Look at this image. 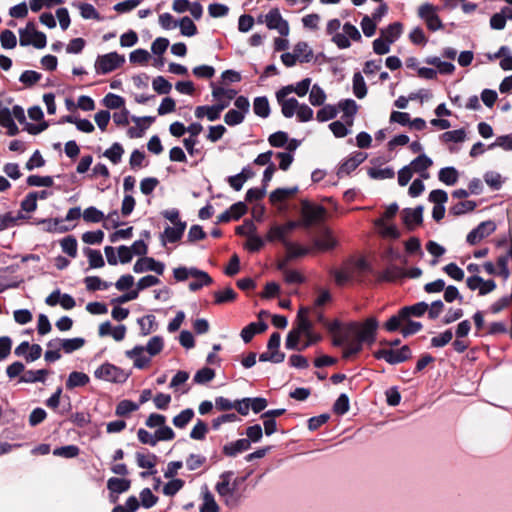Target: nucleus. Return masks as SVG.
<instances>
[{
	"label": "nucleus",
	"mask_w": 512,
	"mask_h": 512,
	"mask_svg": "<svg viewBox=\"0 0 512 512\" xmlns=\"http://www.w3.org/2000/svg\"><path fill=\"white\" fill-rule=\"evenodd\" d=\"M253 111L257 116L267 118L270 115V105L267 97H256L253 101Z\"/></svg>",
	"instance_id": "nucleus-38"
},
{
	"label": "nucleus",
	"mask_w": 512,
	"mask_h": 512,
	"mask_svg": "<svg viewBox=\"0 0 512 512\" xmlns=\"http://www.w3.org/2000/svg\"><path fill=\"white\" fill-rule=\"evenodd\" d=\"M438 178L442 183L452 186L458 181L459 174L455 167L448 166L440 169Z\"/></svg>",
	"instance_id": "nucleus-36"
},
{
	"label": "nucleus",
	"mask_w": 512,
	"mask_h": 512,
	"mask_svg": "<svg viewBox=\"0 0 512 512\" xmlns=\"http://www.w3.org/2000/svg\"><path fill=\"white\" fill-rule=\"evenodd\" d=\"M309 312L310 308L308 307L301 306L299 308L296 326L290 330L286 337L285 346L287 349L298 348V342L301 337L314 332L313 324L308 317Z\"/></svg>",
	"instance_id": "nucleus-3"
},
{
	"label": "nucleus",
	"mask_w": 512,
	"mask_h": 512,
	"mask_svg": "<svg viewBox=\"0 0 512 512\" xmlns=\"http://www.w3.org/2000/svg\"><path fill=\"white\" fill-rule=\"evenodd\" d=\"M467 287L472 290H478L479 295L483 296L490 292H492L496 288V283L494 280H484L482 277L478 275L470 276L466 279Z\"/></svg>",
	"instance_id": "nucleus-15"
},
{
	"label": "nucleus",
	"mask_w": 512,
	"mask_h": 512,
	"mask_svg": "<svg viewBox=\"0 0 512 512\" xmlns=\"http://www.w3.org/2000/svg\"><path fill=\"white\" fill-rule=\"evenodd\" d=\"M233 476L232 471H225L219 476V481L215 485V490L218 495L222 498L223 503L228 508H235L240 503V497L236 495V488L238 481L235 480L233 483L230 482Z\"/></svg>",
	"instance_id": "nucleus-4"
},
{
	"label": "nucleus",
	"mask_w": 512,
	"mask_h": 512,
	"mask_svg": "<svg viewBox=\"0 0 512 512\" xmlns=\"http://www.w3.org/2000/svg\"><path fill=\"white\" fill-rule=\"evenodd\" d=\"M223 111V105L198 106L195 109V116L198 119L206 117L209 121H216L220 118Z\"/></svg>",
	"instance_id": "nucleus-26"
},
{
	"label": "nucleus",
	"mask_w": 512,
	"mask_h": 512,
	"mask_svg": "<svg viewBox=\"0 0 512 512\" xmlns=\"http://www.w3.org/2000/svg\"><path fill=\"white\" fill-rule=\"evenodd\" d=\"M365 158V155L361 152L354 154L341 164L337 174L342 176L351 173L365 160Z\"/></svg>",
	"instance_id": "nucleus-28"
},
{
	"label": "nucleus",
	"mask_w": 512,
	"mask_h": 512,
	"mask_svg": "<svg viewBox=\"0 0 512 512\" xmlns=\"http://www.w3.org/2000/svg\"><path fill=\"white\" fill-rule=\"evenodd\" d=\"M123 153V147L119 143H114L104 152V156L107 157L112 163L118 164L121 161Z\"/></svg>",
	"instance_id": "nucleus-61"
},
{
	"label": "nucleus",
	"mask_w": 512,
	"mask_h": 512,
	"mask_svg": "<svg viewBox=\"0 0 512 512\" xmlns=\"http://www.w3.org/2000/svg\"><path fill=\"white\" fill-rule=\"evenodd\" d=\"M297 191H298L297 186H294L291 188H278L270 194V200L273 203L281 202V201L287 199L288 197H290L291 195L297 193Z\"/></svg>",
	"instance_id": "nucleus-52"
},
{
	"label": "nucleus",
	"mask_w": 512,
	"mask_h": 512,
	"mask_svg": "<svg viewBox=\"0 0 512 512\" xmlns=\"http://www.w3.org/2000/svg\"><path fill=\"white\" fill-rule=\"evenodd\" d=\"M400 24L393 23L390 24L387 28L381 30V37L385 39L388 43H394L398 37L400 36Z\"/></svg>",
	"instance_id": "nucleus-47"
},
{
	"label": "nucleus",
	"mask_w": 512,
	"mask_h": 512,
	"mask_svg": "<svg viewBox=\"0 0 512 512\" xmlns=\"http://www.w3.org/2000/svg\"><path fill=\"white\" fill-rule=\"evenodd\" d=\"M377 327L378 321L373 317L368 318L363 324H351L350 333L352 334L343 350V357L348 359L358 354L364 343H373Z\"/></svg>",
	"instance_id": "nucleus-1"
},
{
	"label": "nucleus",
	"mask_w": 512,
	"mask_h": 512,
	"mask_svg": "<svg viewBox=\"0 0 512 512\" xmlns=\"http://www.w3.org/2000/svg\"><path fill=\"white\" fill-rule=\"evenodd\" d=\"M338 106L343 111L342 119L348 126H352L358 109L356 102L353 99H346L339 102Z\"/></svg>",
	"instance_id": "nucleus-29"
},
{
	"label": "nucleus",
	"mask_w": 512,
	"mask_h": 512,
	"mask_svg": "<svg viewBox=\"0 0 512 512\" xmlns=\"http://www.w3.org/2000/svg\"><path fill=\"white\" fill-rule=\"evenodd\" d=\"M89 376L83 372L73 371L69 374L66 387L67 389H74L76 387L85 386L89 382Z\"/></svg>",
	"instance_id": "nucleus-34"
},
{
	"label": "nucleus",
	"mask_w": 512,
	"mask_h": 512,
	"mask_svg": "<svg viewBox=\"0 0 512 512\" xmlns=\"http://www.w3.org/2000/svg\"><path fill=\"white\" fill-rule=\"evenodd\" d=\"M314 248L320 251H328L337 246V240L333 236L332 232L328 229H325L320 237L314 239L313 241Z\"/></svg>",
	"instance_id": "nucleus-24"
},
{
	"label": "nucleus",
	"mask_w": 512,
	"mask_h": 512,
	"mask_svg": "<svg viewBox=\"0 0 512 512\" xmlns=\"http://www.w3.org/2000/svg\"><path fill=\"white\" fill-rule=\"evenodd\" d=\"M416 304L403 307L397 314L391 316L383 328L387 332L400 331L403 336L416 332Z\"/></svg>",
	"instance_id": "nucleus-2"
},
{
	"label": "nucleus",
	"mask_w": 512,
	"mask_h": 512,
	"mask_svg": "<svg viewBox=\"0 0 512 512\" xmlns=\"http://www.w3.org/2000/svg\"><path fill=\"white\" fill-rule=\"evenodd\" d=\"M86 288L90 291L106 290L111 283L101 280L98 276H88L84 279Z\"/></svg>",
	"instance_id": "nucleus-48"
},
{
	"label": "nucleus",
	"mask_w": 512,
	"mask_h": 512,
	"mask_svg": "<svg viewBox=\"0 0 512 512\" xmlns=\"http://www.w3.org/2000/svg\"><path fill=\"white\" fill-rule=\"evenodd\" d=\"M403 277L416 278V268L404 271L401 268L389 267L380 276L383 281H397Z\"/></svg>",
	"instance_id": "nucleus-22"
},
{
	"label": "nucleus",
	"mask_w": 512,
	"mask_h": 512,
	"mask_svg": "<svg viewBox=\"0 0 512 512\" xmlns=\"http://www.w3.org/2000/svg\"><path fill=\"white\" fill-rule=\"evenodd\" d=\"M181 33L184 36H194L197 33V27L194 22L187 16L183 17L179 22Z\"/></svg>",
	"instance_id": "nucleus-63"
},
{
	"label": "nucleus",
	"mask_w": 512,
	"mask_h": 512,
	"mask_svg": "<svg viewBox=\"0 0 512 512\" xmlns=\"http://www.w3.org/2000/svg\"><path fill=\"white\" fill-rule=\"evenodd\" d=\"M338 110L333 105H323L316 113V119L319 122H326L334 119L337 116Z\"/></svg>",
	"instance_id": "nucleus-49"
},
{
	"label": "nucleus",
	"mask_w": 512,
	"mask_h": 512,
	"mask_svg": "<svg viewBox=\"0 0 512 512\" xmlns=\"http://www.w3.org/2000/svg\"><path fill=\"white\" fill-rule=\"evenodd\" d=\"M48 375V371L45 369L40 370H28L25 371L21 377L20 382L24 383H35V382H45V378Z\"/></svg>",
	"instance_id": "nucleus-37"
},
{
	"label": "nucleus",
	"mask_w": 512,
	"mask_h": 512,
	"mask_svg": "<svg viewBox=\"0 0 512 512\" xmlns=\"http://www.w3.org/2000/svg\"><path fill=\"white\" fill-rule=\"evenodd\" d=\"M245 172H250V169L243 168L239 174L230 176L228 178V183L234 190H241L244 183L250 178V175H245Z\"/></svg>",
	"instance_id": "nucleus-56"
},
{
	"label": "nucleus",
	"mask_w": 512,
	"mask_h": 512,
	"mask_svg": "<svg viewBox=\"0 0 512 512\" xmlns=\"http://www.w3.org/2000/svg\"><path fill=\"white\" fill-rule=\"evenodd\" d=\"M220 508L215 501L214 495L205 486L202 489V504L200 506V512H219Z\"/></svg>",
	"instance_id": "nucleus-30"
},
{
	"label": "nucleus",
	"mask_w": 512,
	"mask_h": 512,
	"mask_svg": "<svg viewBox=\"0 0 512 512\" xmlns=\"http://www.w3.org/2000/svg\"><path fill=\"white\" fill-rule=\"evenodd\" d=\"M281 96L280 90H278L276 92V99L278 104L281 106V112L285 118H292L299 107V102L294 97L288 98V95H283V97Z\"/></svg>",
	"instance_id": "nucleus-21"
},
{
	"label": "nucleus",
	"mask_w": 512,
	"mask_h": 512,
	"mask_svg": "<svg viewBox=\"0 0 512 512\" xmlns=\"http://www.w3.org/2000/svg\"><path fill=\"white\" fill-rule=\"evenodd\" d=\"M402 224L408 229L413 230L416 227V209L405 208L401 211Z\"/></svg>",
	"instance_id": "nucleus-57"
},
{
	"label": "nucleus",
	"mask_w": 512,
	"mask_h": 512,
	"mask_svg": "<svg viewBox=\"0 0 512 512\" xmlns=\"http://www.w3.org/2000/svg\"><path fill=\"white\" fill-rule=\"evenodd\" d=\"M213 296L216 304H223L234 301L237 293L231 287H226L222 291H215Z\"/></svg>",
	"instance_id": "nucleus-51"
},
{
	"label": "nucleus",
	"mask_w": 512,
	"mask_h": 512,
	"mask_svg": "<svg viewBox=\"0 0 512 512\" xmlns=\"http://www.w3.org/2000/svg\"><path fill=\"white\" fill-rule=\"evenodd\" d=\"M173 274L177 281H184L195 274L201 275V270L195 267H178L173 270Z\"/></svg>",
	"instance_id": "nucleus-60"
},
{
	"label": "nucleus",
	"mask_w": 512,
	"mask_h": 512,
	"mask_svg": "<svg viewBox=\"0 0 512 512\" xmlns=\"http://www.w3.org/2000/svg\"><path fill=\"white\" fill-rule=\"evenodd\" d=\"M88 257L89 265L91 268H101L105 265L103 256L100 251L87 248L84 250Z\"/></svg>",
	"instance_id": "nucleus-59"
},
{
	"label": "nucleus",
	"mask_w": 512,
	"mask_h": 512,
	"mask_svg": "<svg viewBox=\"0 0 512 512\" xmlns=\"http://www.w3.org/2000/svg\"><path fill=\"white\" fill-rule=\"evenodd\" d=\"M154 117H151V116H144V117H137V116H133L132 117V120L133 122L138 126L140 127V131H137L136 128L134 127H131L129 130H128V135L131 137V138H138V137H141L142 136V132L154 121Z\"/></svg>",
	"instance_id": "nucleus-32"
},
{
	"label": "nucleus",
	"mask_w": 512,
	"mask_h": 512,
	"mask_svg": "<svg viewBox=\"0 0 512 512\" xmlns=\"http://www.w3.org/2000/svg\"><path fill=\"white\" fill-rule=\"evenodd\" d=\"M237 92L234 89H226L223 87H213L212 96L216 100V105H223V110L230 105L232 99L235 98Z\"/></svg>",
	"instance_id": "nucleus-23"
},
{
	"label": "nucleus",
	"mask_w": 512,
	"mask_h": 512,
	"mask_svg": "<svg viewBox=\"0 0 512 512\" xmlns=\"http://www.w3.org/2000/svg\"><path fill=\"white\" fill-rule=\"evenodd\" d=\"M250 448V441L248 439H238L234 442L227 443L223 446V453L229 457H235Z\"/></svg>",
	"instance_id": "nucleus-27"
},
{
	"label": "nucleus",
	"mask_w": 512,
	"mask_h": 512,
	"mask_svg": "<svg viewBox=\"0 0 512 512\" xmlns=\"http://www.w3.org/2000/svg\"><path fill=\"white\" fill-rule=\"evenodd\" d=\"M194 417V411L191 408L184 409L173 418V424L176 428L183 429Z\"/></svg>",
	"instance_id": "nucleus-50"
},
{
	"label": "nucleus",
	"mask_w": 512,
	"mask_h": 512,
	"mask_svg": "<svg viewBox=\"0 0 512 512\" xmlns=\"http://www.w3.org/2000/svg\"><path fill=\"white\" fill-rule=\"evenodd\" d=\"M311 79L305 78L296 84H290L280 89V94L289 95L291 93L297 94L299 97H304L310 90Z\"/></svg>",
	"instance_id": "nucleus-25"
},
{
	"label": "nucleus",
	"mask_w": 512,
	"mask_h": 512,
	"mask_svg": "<svg viewBox=\"0 0 512 512\" xmlns=\"http://www.w3.org/2000/svg\"><path fill=\"white\" fill-rule=\"evenodd\" d=\"M302 215L304 218V225L308 227L320 221L324 217L325 209L322 206H314L305 202L302 207Z\"/></svg>",
	"instance_id": "nucleus-19"
},
{
	"label": "nucleus",
	"mask_w": 512,
	"mask_h": 512,
	"mask_svg": "<svg viewBox=\"0 0 512 512\" xmlns=\"http://www.w3.org/2000/svg\"><path fill=\"white\" fill-rule=\"evenodd\" d=\"M466 138V131L464 129H457L452 131H446L441 135V140L443 142H453V143H461L464 142Z\"/></svg>",
	"instance_id": "nucleus-53"
},
{
	"label": "nucleus",
	"mask_w": 512,
	"mask_h": 512,
	"mask_svg": "<svg viewBox=\"0 0 512 512\" xmlns=\"http://www.w3.org/2000/svg\"><path fill=\"white\" fill-rule=\"evenodd\" d=\"M496 230V224L492 220L481 222L477 227L472 229L466 238L470 245H475L482 239L490 236Z\"/></svg>",
	"instance_id": "nucleus-11"
},
{
	"label": "nucleus",
	"mask_w": 512,
	"mask_h": 512,
	"mask_svg": "<svg viewBox=\"0 0 512 512\" xmlns=\"http://www.w3.org/2000/svg\"><path fill=\"white\" fill-rule=\"evenodd\" d=\"M163 347L164 342L161 336L151 337L146 346H144L145 351L149 354L150 357L158 355L162 351Z\"/></svg>",
	"instance_id": "nucleus-45"
},
{
	"label": "nucleus",
	"mask_w": 512,
	"mask_h": 512,
	"mask_svg": "<svg viewBox=\"0 0 512 512\" xmlns=\"http://www.w3.org/2000/svg\"><path fill=\"white\" fill-rule=\"evenodd\" d=\"M495 147H501L506 151H512V134L499 136L493 143L488 146V149H494Z\"/></svg>",
	"instance_id": "nucleus-64"
},
{
	"label": "nucleus",
	"mask_w": 512,
	"mask_h": 512,
	"mask_svg": "<svg viewBox=\"0 0 512 512\" xmlns=\"http://www.w3.org/2000/svg\"><path fill=\"white\" fill-rule=\"evenodd\" d=\"M410 353V349L407 346H403L400 349H383L377 354V357L385 360L389 364L395 365L406 361Z\"/></svg>",
	"instance_id": "nucleus-14"
},
{
	"label": "nucleus",
	"mask_w": 512,
	"mask_h": 512,
	"mask_svg": "<svg viewBox=\"0 0 512 512\" xmlns=\"http://www.w3.org/2000/svg\"><path fill=\"white\" fill-rule=\"evenodd\" d=\"M82 216L83 219L88 223H98L104 219L103 212L93 206L86 208Z\"/></svg>",
	"instance_id": "nucleus-62"
},
{
	"label": "nucleus",
	"mask_w": 512,
	"mask_h": 512,
	"mask_svg": "<svg viewBox=\"0 0 512 512\" xmlns=\"http://www.w3.org/2000/svg\"><path fill=\"white\" fill-rule=\"evenodd\" d=\"M444 309V303L437 300L431 303L430 307L425 302H418V316L428 310V315L431 319H436Z\"/></svg>",
	"instance_id": "nucleus-31"
},
{
	"label": "nucleus",
	"mask_w": 512,
	"mask_h": 512,
	"mask_svg": "<svg viewBox=\"0 0 512 512\" xmlns=\"http://www.w3.org/2000/svg\"><path fill=\"white\" fill-rule=\"evenodd\" d=\"M125 62L123 55H119L117 52H110L101 56H98L95 62V70L97 74H108Z\"/></svg>",
	"instance_id": "nucleus-9"
},
{
	"label": "nucleus",
	"mask_w": 512,
	"mask_h": 512,
	"mask_svg": "<svg viewBox=\"0 0 512 512\" xmlns=\"http://www.w3.org/2000/svg\"><path fill=\"white\" fill-rule=\"evenodd\" d=\"M141 334L146 336L156 330V319L154 315H146L138 319Z\"/></svg>",
	"instance_id": "nucleus-46"
},
{
	"label": "nucleus",
	"mask_w": 512,
	"mask_h": 512,
	"mask_svg": "<svg viewBox=\"0 0 512 512\" xmlns=\"http://www.w3.org/2000/svg\"><path fill=\"white\" fill-rule=\"evenodd\" d=\"M368 175L372 179L384 180V179H392L395 176V172L391 167L385 168H370L368 171Z\"/></svg>",
	"instance_id": "nucleus-55"
},
{
	"label": "nucleus",
	"mask_w": 512,
	"mask_h": 512,
	"mask_svg": "<svg viewBox=\"0 0 512 512\" xmlns=\"http://www.w3.org/2000/svg\"><path fill=\"white\" fill-rule=\"evenodd\" d=\"M476 206L477 204L473 200L459 201L450 207L449 213L455 216L463 215L465 213L473 211L476 208Z\"/></svg>",
	"instance_id": "nucleus-39"
},
{
	"label": "nucleus",
	"mask_w": 512,
	"mask_h": 512,
	"mask_svg": "<svg viewBox=\"0 0 512 512\" xmlns=\"http://www.w3.org/2000/svg\"><path fill=\"white\" fill-rule=\"evenodd\" d=\"M19 36L21 46L33 45L38 49H42L46 46V35L37 31L33 23H28L24 29H21Z\"/></svg>",
	"instance_id": "nucleus-8"
},
{
	"label": "nucleus",
	"mask_w": 512,
	"mask_h": 512,
	"mask_svg": "<svg viewBox=\"0 0 512 512\" xmlns=\"http://www.w3.org/2000/svg\"><path fill=\"white\" fill-rule=\"evenodd\" d=\"M131 481L125 478L112 477L107 481V488L111 493L121 494L129 490Z\"/></svg>",
	"instance_id": "nucleus-33"
},
{
	"label": "nucleus",
	"mask_w": 512,
	"mask_h": 512,
	"mask_svg": "<svg viewBox=\"0 0 512 512\" xmlns=\"http://www.w3.org/2000/svg\"><path fill=\"white\" fill-rule=\"evenodd\" d=\"M85 344V339L81 337L71 338V339H62V350L70 354L76 350L82 348Z\"/></svg>",
	"instance_id": "nucleus-54"
},
{
	"label": "nucleus",
	"mask_w": 512,
	"mask_h": 512,
	"mask_svg": "<svg viewBox=\"0 0 512 512\" xmlns=\"http://www.w3.org/2000/svg\"><path fill=\"white\" fill-rule=\"evenodd\" d=\"M144 346L137 345L131 350H127L125 355L127 358L133 360L134 367L143 369L147 367L151 361V357L146 355Z\"/></svg>",
	"instance_id": "nucleus-20"
},
{
	"label": "nucleus",
	"mask_w": 512,
	"mask_h": 512,
	"mask_svg": "<svg viewBox=\"0 0 512 512\" xmlns=\"http://www.w3.org/2000/svg\"><path fill=\"white\" fill-rule=\"evenodd\" d=\"M299 226L298 222L295 221H289L285 225L279 226L275 225L270 228L268 234H267V240L268 241H275L279 240L282 242L283 245H285V242H290L287 239V234L290 233L293 229Z\"/></svg>",
	"instance_id": "nucleus-16"
},
{
	"label": "nucleus",
	"mask_w": 512,
	"mask_h": 512,
	"mask_svg": "<svg viewBox=\"0 0 512 512\" xmlns=\"http://www.w3.org/2000/svg\"><path fill=\"white\" fill-rule=\"evenodd\" d=\"M350 40L360 41L361 34L359 30L352 25L351 23H345L342 26V29L331 36V41L339 48V49H347L351 46Z\"/></svg>",
	"instance_id": "nucleus-6"
},
{
	"label": "nucleus",
	"mask_w": 512,
	"mask_h": 512,
	"mask_svg": "<svg viewBox=\"0 0 512 512\" xmlns=\"http://www.w3.org/2000/svg\"><path fill=\"white\" fill-rule=\"evenodd\" d=\"M399 210L397 203L390 204L382 216L374 221L377 233L383 238L397 239L400 237L399 229L390 221L395 217Z\"/></svg>",
	"instance_id": "nucleus-5"
},
{
	"label": "nucleus",
	"mask_w": 512,
	"mask_h": 512,
	"mask_svg": "<svg viewBox=\"0 0 512 512\" xmlns=\"http://www.w3.org/2000/svg\"><path fill=\"white\" fill-rule=\"evenodd\" d=\"M264 21L270 30H277V32L282 36H287L289 34V24L282 18L279 9H271L266 15H264Z\"/></svg>",
	"instance_id": "nucleus-10"
},
{
	"label": "nucleus",
	"mask_w": 512,
	"mask_h": 512,
	"mask_svg": "<svg viewBox=\"0 0 512 512\" xmlns=\"http://www.w3.org/2000/svg\"><path fill=\"white\" fill-rule=\"evenodd\" d=\"M95 377L110 382H123L127 375L118 367L112 364H103L95 371Z\"/></svg>",
	"instance_id": "nucleus-12"
},
{
	"label": "nucleus",
	"mask_w": 512,
	"mask_h": 512,
	"mask_svg": "<svg viewBox=\"0 0 512 512\" xmlns=\"http://www.w3.org/2000/svg\"><path fill=\"white\" fill-rule=\"evenodd\" d=\"M350 40L360 41L361 34L359 30L352 25L351 23H345L342 26V29L331 36V41L339 48V49H347L351 46Z\"/></svg>",
	"instance_id": "nucleus-7"
},
{
	"label": "nucleus",
	"mask_w": 512,
	"mask_h": 512,
	"mask_svg": "<svg viewBox=\"0 0 512 512\" xmlns=\"http://www.w3.org/2000/svg\"><path fill=\"white\" fill-rule=\"evenodd\" d=\"M194 278V281L189 283V290L190 291H198L204 286H208L212 284L213 279L209 276V274L205 271L201 270V275L195 274L192 276Z\"/></svg>",
	"instance_id": "nucleus-41"
},
{
	"label": "nucleus",
	"mask_w": 512,
	"mask_h": 512,
	"mask_svg": "<svg viewBox=\"0 0 512 512\" xmlns=\"http://www.w3.org/2000/svg\"><path fill=\"white\" fill-rule=\"evenodd\" d=\"M416 172V158L413 159L408 165L404 166L398 172V183L400 186H405L411 180L413 174Z\"/></svg>",
	"instance_id": "nucleus-40"
},
{
	"label": "nucleus",
	"mask_w": 512,
	"mask_h": 512,
	"mask_svg": "<svg viewBox=\"0 0 512 512\" xmlns=\"http://www.w3.org/2000/svg\"><path fill=\"white\" fill-rule=\"evenodd\" d=\"M246 226L249 228L250 234L248 235L245 247L251 252L259 251L264 246L263 239L254 233L256 228L252 223Z\"/></svg>",
	"instance_id": "nucleus-35"
},
{
	"label": "nucleus",
	"mask_w": 512,
	"mask_h": 512,
	"mask_svg": "<svg viewBox=\"0 0 512 512\" xmlns=\"http://www.w3.org/2000/svg\"><path fill=\"white\" fill-rule=\"evenodd\" d=\"M437 8L431 4H423L418 9V15L424 19L427 27L431 31H437L442 28V22L437 14Z\"/></svg>",
	"instance_id": "nucleus-13"
},
{
	"label": "nucleus",
	"mask_w": 512,
	"mask_h": 512,
	"mask_svg": "<svg viewBox=\"0 0 512 512\" xmlns=\"http://www.w3.org/2000/svg\"><path fill=\"white\" fill-rule=\"evenodd\" d=\"M186 229V223H177L173 226H167L163 233L160 234V241L163 246L167 243H175L179 241Z\"/></svg>",
	"instance_id": "nucleus-18"
},
{
	"label": "nucleus",
	"mask_w": 512,
	"mask_h": 512,
	"mask_svg": "<svg viewBox=\"0 0 512 512\" xmlns=\"http://www.w3.org/2000/svg\"><path fill=\"white\" fill-rule=\"evenodd\" d=\"M136 462L140 468L143 469H154L157 463V456L152 453H136Z\"/></svg>",
	"instance_id": "nucleus-43"
},
{
	"label": "nucleus",
	"mask_w": 512,
	"mask_h": 512,
	"mask_svg": "<svg viewBox=\"0 0 512 512\" xmlns=\"http://www.w3.org/2000/svg\"><path fill=\"white\" fill-rule=\"evenodd\" d=\"M326 98L325 91L318 84H314L309 90V102L313 106H323Z\"/></svg>",
	"instance_id": "nucleus-42"
},
{
	"label": "nucleus",
	"mask_w": 512,
	"mask_h": 512,
	"mask_svg": "<svg viewBox=\"0 0 512 512\" xmlns=\"http://www.w3.org/2000/svg\"><path fill=\"white\" fill-rule=\"evenodd\" d=\"M353 92L359 99L365 97L367 94L366 84L360 73H355L353 76Z\"/></svg>",
	"instance_id": "nucleus-58"
},
{
	"label": "nucleus",
	"mask_w": 512,
	"mask_h": 512,
	"mask_svg": "<svg viewBox=\"0 0 512 512\" xmlns=\"http://www.w3.org/2000/svg\"><path fill=\"white\" fill-rule=\"evenodd\" d=\"M287 251V259H294L307 255L310 252L309 248L303 247L293 242H285L284 245Z\"/></svg>",
	"instance_id": "nucleus-44"
},
{
	"label": "nucleus",
	"mask_w": 512,
	"mask_h": 512,
	"mask_svg": "<svg viewBox=\"0 0 512 512\" xmlns=\"http://www.w3.org/2000/svg\"><path fill=\"white\" fill-rule=\"evenodd\" d=\"M164 269L165 265L162 262L156 261L150 257H143L138 259L133 266V271L135 273L153 271L158 275H162L164 273Z\"/></svg>",
	"instance_id": "nucleus-17"
}]
</instances>
